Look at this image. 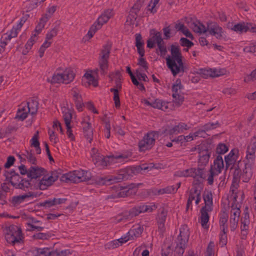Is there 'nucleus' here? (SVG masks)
<instances>
[{
  "label": "nucleus",
  "instance_id": "nucleus-1",
  "mask_svg": "<svg viewBox=\"0 0 256 256\" xmlns=\"http://www.w3.org/2000/svg\"><path fill=\"white\" fill-rule=\"evenodd\" d=\"M112 47V44L108 42L103 46L98 56V68L94 70L96 74L99 72L104 76L108 73L109 67L108 60Z\"/></svg>",
  "mask_w": 256,
  "mask_h": 256
},
{
  "label": "nucleus",
  "instance_id": "nucleus-2",
  "mask_svg": "<svg viewBox=\"0 0 256 256\" xmlns=\"http://www.w3.org/2000/svg\"><path fill=\"white\" fill-rule=\"evenodd\" d=\"M140 184L136 185L135 184L132 183L129 184H124V186L118 184L117 186H112V188L115 190L114 193L107 196V199L116 198H124L136 194L138 186Z\"/></svg>",
  "mask_w": 256,
  "mask_h": 256
},
{
  "label": "nucleus",
  "instance_id": "nucleus-3",
  "mask_svg": "<svg viewBox=\"0 0 256 256\" xmlns=\"http://www.w3.org/2000/svg\"><path fill=\"white\" fill-rule=\"evenodd\" d=\"M216 153L219 154H224V144L220 143L216 148ZM224 167V160L220 155H218L214 160V164L211 165L210 174L208 177V184L210 185L214 182V176L218 175L221 172L222 169Z\"/></svg>",
  "mask_w": 256,
  "mask_h": 256
},
{
  "label": "nucleus",
  "instance_id": "nucleus-4",
  "mask_svg": "<svg viewBox=\"0 0 256 256\" xmlns=\"http://www.w3.org/2000/svg\"><path fill=\"white\" fill-rule=\"evenodd\" d=\"M153 210L152 206L140 204L137 205L130 209L122 212L118 216V222L123 220H130L133 218L139 215L140 213L145 212H152Z\"/></svg>",
  "mask_w": 256,
  "mask_h": 256
},
{
  "label": "nucleus",
  "instance_id": "nucleus-5",
  "mask_svg": "<svg viewBox=\"0 0 256 256\" xmlns=\"http://www.w3.org/2000/svg\"><path fill=\"white\" fill-rule=\"evenodd\" d=\"M23 238L20 228L14 224L6 228L5 238L8 243L14 246L16 244L22 242Z\"/></svg>",
  "mask_w": 256,
  "mask_h": 256
},
{
  "label": "nucleus",
  "instance_id": "nucleus-6",
  "mask_svg": "<svg viewBox=\"0 0 256 256\" xmlns=\"http://www.w3.org/2000/svg\"><path fill=\"white\" fill-rule=\"evenodd\" d=\"M159 136L158 131H150L144 136L138 144L140 152H146L152 149L154 146L156 138Z\"/></svg>",
  "mask_w": 256,
  "mask_h": 256
},
{
  "label": "nucleus",
  "instance_id": "nucleus-7",
  "mask_svg": "<svg viewBox=\"0 0 256 256\" xmlns=\"http://www.w3.org/2000/svg\"><path fill=\"white\" fill-rule=\"evenodd\" d=\"M238 150L236 148L232 149L228 154L225 156V162L226 164V168H230V171L234 174V175H238L240 171L238 168Z\"/></svg>",
  "mask_w": 256,
  "mask_h": 256
},
{
  "label": "nucleus",
  "instance_id": "nucleus-8",
  "mask_svg": "<svg viewBox=\"0 0 256 256\" xmlns=\"http://www.w3.org/2000/svg\"><path fill=\"white\" fill-rule=\"evenodd\" d=\"M150 168L147 164H144L141 165L127 167L124 169L122 171V174L124 178L128 180L134 174H136L139 173H142V171L150 170Z\"/></svg>",
  "mask_w": 256,
  "mask_h": 256
},
{
  "label": "nucleus",
  "instance_id": "nucleus-9",
  "mask_svg": "<svg viewBox=\"0 0 256 256\" xmlns=\"http://www.w3.org/2000/svg\"><path fill=\"white\" fill-rule=\"evenodd\" d=\"M123 170L124 169L120 170L116 176H110L98 178L96 182L99 184L110 185L114 182H118L122 180H126V179L124 178V177L123 178L122 176L123 175L121 174Z\"/></svg>",
  "mask_w": 256,
  "mask_h": 256
},
{
  "label": "nucleus",
  "instance_id": "nucleus-10",
  "mask_svg": "<svg viewBox=\"0 0 256 256\" xmlns=\"http://www.w3.org/2000/svg\"><path fill=\"white\" fill-rule=\"evenodd\" d=\"M227 26L228 28H231L234 32L240 34L246 32L248 31L256 32V25L250 22H240L234 24L232 28L230 24H228Z\"/></svg>",
  "mask_w": 256,
  "mask_h": 256
},
{
  "label": "nucleus",
  "instance_id": "nucleus-11",
  "mask_svg": "<svg viewBox=\"0 0 256 256\" xmlns=\"http://www.w3.org/2000/svg\"><path fill=\"white\" fill-rule=\"evenodd\" d=\"M198 24H199V27L200 28V34L206 33L208 32L210 34L216 36V34L220 32L222 30V28H220L217 24L214 22H208L206 28L199 21H198Z\"/></svg>",
  "mask_w": 256,
  "mask_h": 256
},
{
  "label": "nucleus",
  "instance_id": "nucleus-12",
  "mask_svg": "<svg viewBox=\"0 0 256 256\" xmlns=\"http://www.w3.org/2000/svg\"><path fill=\"white\" fill-rule=\"evenodd\" d=\"M71 174L72 176V182L74 183L88 181L91 178V174L90 172L82 170H74L71 172Z\"/></svg>",
  "mask_w": 256,
  "mask_h": 256
},
{
  "label": "nucleus",
  "instance_id": "nucleus-13",
  "mask_svg": "<svg viewBox=\"0 0 256 256\" xmlns=\"http://www.w3.org/2000/svg\"><path fill=\"white\" fill-rule=\"evenodd\" d=\"M170 52L172 56H168L166 58L167 66L172 64L174 62L178 61V60L182 58L181 51L178 46H176L174 44L171 45Z\"/></svg>",
  "mask_w": 256,
  "mask_h": 256
},
{
  "label": "nucleus",
  "instance_id": "nucleus-14",
  "mask_svg": "<svg viewBox=\"0 0 256 256\" xmlns=\"http://www.w3.org/2000/svg\"><path fill=\"white\" fill-rule=\"evenodd\" d=\"M47 173V170L43 168L38 166H31L28 168V178L32 181V179H37Z\"/></svg>",
  "mask_w": 256,
  "mask_h": 256
},
{
  "label": "nucleus",
  "instance_id": "nucleus-15",
  "mask_svg": "<svg viewBox=\"0 0 256 256\" xmlns=\"http://www.w3.org/2000/svg\"><path fill=\"white\" fill-rule=\"evenodd\" d=\"M81 124L84 137L90 143H91L94 136L93 128L92 126V124L90 122H86V120H84L82 121Z\"/></svg>",
  "mask_w": 256,
  "mask_h": 256
},
{
  "label": "nucleus",
  "instance_id": "nucleus-16",
  "mask_svg": "<svg viewBox=\"0 0 256 256\" xmlns=\"http://www.w3.org/2000/svg\"><path fill=\"white\" fill-rule=\"evenodd\" d=\"M254 164H253L245 162L244 168L240 172L239 176V177L244 182H248L252 177Z\"/></svg>",
  "mask_w": 256,
  "mask_h": 256
},
{
  "label": "nucleus",
  "instance_id": "nucleus-17",
  "mask_svg": "<svg viewBox=\"0 0 256 256\" xmlns=\"http://www.w3.org/2000/svg\"><path fill=\"white\" fill-rule=\"evenodd\" d=\"M41 194L42 192L40 194H38L37 192H32L28 191V192L24 194L14 196L12 198L11 202L12 203L14 206H16L19 205L26 198H36L38 196H39Z\"/></svg>",
  "mask_w": 256,
  "mask_h": 256
},
{
  "label": "nucleus",
  "instance_id": "nucleus-18",
  "mask_svg": "<svg viewBox=\"0 0 256 256\" xmlns=\"http://www.w3.org/2000/svg\"><path fill=\"white\" fill-rule=\"evenodd\" d=\"M210 154H199V160L198 162V168H196V170H198L199 172H201L202 173V179H204L206 176H204L205 172V166L208 164L209 161V158L210 157Z\"/></svg>",
  "mask_w": 256,
  "mask_h": 256
},
{
  "label": "nucleus",
  "instance_id": "nucleus-19",
  "mask_svg": "<svg viewBox=\"0 0 256 256\" xmlns=\"http://www.w3.org/2000/svg\"><path fill=\"white\" fill-rule=\"evenodd\" d=\"M176 175L179 177H193L194 178H198L202 179V173L199 172L198 170H196V168H190L183 170H179L176 172Z\"/></svg>",
  "mask_w": 256,
  "mask_h": 256
},
{
  "label": "nucleus",
  "instance_id": "nucleus-20",
  "mask_svg": "<svg viewBox=\"0 0 256 256\" xmlns=\"http://www.w3.org/2000/svg\"><path fill=\"white\" fill-rule=\"evenodd\" d=\"M256 142H250L247 147L245 162L254 164L256 158Z\"/></svg>",
  "mask_w": 256,
  "mask_h": 256
},
{
  "label": "nucleus",
  "instance_id": "nucleus-21",
  "mask_svg": "<svg viewBox=\"0 0 256 256\" xmlns=\"http://www.w3.org/2000/svg\"><path fill=\"white\" fill-rule=\"evenodd\" d=\"M171 71L173 76H176L180 72H184L186 70V67L184 66L182 58L176 61L170 65L167 66Z\"/></svg>",
  "mask_w": 256,
  "mask_h": 256
},
{
  "label": "nucleus",
  "instance_id": "nucleus-22",
  "mask_svg": "<svg viewBox=\"0 0 256 256\" xmlns=\"http://www.w3.org/2000/svg\"><path fill=\"white\" fill-rule=\"evenodd\" d=\"M70 94L72 96L73 100L75 102L76 106L78 110V112H82L84 104L82 102V96L80 94L78 89L74 88L70 92Z\"/></svg>",
  "mask_w": 256,
  "mask_h": 256
},
{
  "label": "nucleus",
  "instance_id": "nucleus-23",
  "mask_svg": "<svg viewBox=\"0 0 256 256\" xmlns=\"http://www.w3.org/2000/svg\"><path fill=\"white\" fill-rule=\"evenodd\" d=\"M53 184L52 180H50L48 176L46 174L43 176L42 178L40 180H38V182L35 184L34 186L36 189L38 188L40 190H45Z\"/></svg>",
  "mask_w": 256,
  "mask_h": 256
},
{
  "label": "nucleus",
  "instance_id": "nucleus-24",
  "mask_svg": "<svg viewBox=\"0 0 256 256\" xmlns=\"http://www.w3.org/2000/svg\"><path fill=\"white\" fill-rule=\"evenodd\" d=\"M4 176L6 177V180H8L12 186L14 184H18L20 180L22 178L18 173L16 172L13 170L10 172L6 170Z\"/></svg>",
  "mask_w": 256,
  "mask_h": 256
},
{
  "label": "nucleus",
  "instance_id": "nucleus-25",
  "mask_svg": "<svg viewBox=\"0 0 256 256\" xmlns=\"http://www.w3.org/2000/svg\"><path fill=\"white\" fill-rule=\"evenodd\" d=\"M180 234L178 236V242H182L183 244H187L190 236V232L186 226H183L180 229Z\"/></svg>",
  "mask_w": 256,
  "mask_h": 256
},
{
  "label": "nucleus",
  "instance_id": "nucleus-26",
  "mask_svg": "<svg viewBox=\"0 0 256 256\" xmlns=\"http://www.w3.org/2000/svg\"><path fill=\"white\" fill-rule=\"evenodd\" d=\"M198 73L204 78L218 77L220 75L218 73L216 70L212 68H200Z\"/></svg>",
  "mask_w": 256,
  "mask_h": 256
},
{
  "label": "nucleus",
  "instance_id": "nucleus-27",
  "mask_svg": "<svg viewBox=\"0 0 256 256\" xmlns=\"http://www.w3.org/2000/svg\"><path fill=\"white\" fill-rule=\"evenodd\" d=\"M212 210H208L206 207H202L200 210V224L202 227L204 228H208V226L207 225L210 218L208 212Z\"/></svg>",
  "mask_w": 256,
  "mask_h": 256
},
{
  "label": "nucleus",
  "instance_id": "nucleus-28",
  "mask_svg": "<svg viewBox=\"0 0 256 256\" xmlns=\"http://www.w3.org/2000/svg\"><path fill=\"white\" fill-rule=\"evenodd\" d=\"M26 104V108H28L27 112H29L32 115L36 114L38 108L39 103L38 101L34 99H31Z\"/></svg>",
  "mask_w": 256,
  "mask_h": 256
},
{
  "label": "nucleus",
  "instance_id": "nucleus-29",
  "mask_svg": "<svg viewBox=\"0 0 256 256\" xmlns=\"http://www.w3.org/2000/svg\"><path fill=\"white\" fill-rule=\"evenodd\" d=\"M203 198L205 206L204 207H206L208 210H212V194L210 191H207L204 192L203 194Z\"/></svg>",
  "mask_w": 256,
  "mask_h": 256
},
{
  "label": "nucleus",
  "instance_id": "nucleus-30",
  "mask_svg": "<svg viewBox=\"0 0 256 256\" xmlns=\"http://www.w3.org/2000/svg\"><path fill=\"white\" fill-rule=\"evenodd\" d=\"M64 84H68L71 82L75 77V74L70 68H66L62 73Z\"/></svg>",
  "mask_w": 256,
  "mask_h": 256
},
{
  "label": "nucleus",
  "instance_id": "nucleus-31",
  "mask_svg": "<svg viewBox=\"0 0 256 256\" xmlns=\"http://www.w3.org/2000/svg\"><path fill=\"white\" fill-rule=\"evenodd\" d=\"M152 108L162 110H166L168 108V102L159 98H156L152 101Z\"/></svg>",
  "mask_w": 256,
  "mask_h": 256
},
{
  "label": "nucleus",
  "instance_id": "nucleus-32",
  "mask_svg": "<svg viewBox=\"0 0 256 256\" xmlns=\"http://www.w3.org/2000/svg\"><path fill=\"white\" fill-rule=\"evenodd\" d=\"M31 180H26V178H22L18 184H14L13 186L17 189H20L24 191L31 186Z\"/></svg>",
  "mask_w": 256,
  "mask_h": 256
},
{
  "label": "nucleus",
  "instance_id": "nucleus-33",
  "mask_svg": "<svg viewBox=\"0 0 256 256\" xmlns=\"http://www.w3.org/2000/svg\"><path fill=\"white\" fill-rule=\"evenodd\" d=\"M54 253L50 248H37L35 250L34 256H51L54 255Z\"/></svg>",
  "mask_w": 256,
  "mask_h": 256
},
{
  "label": "nucleus",
  "instance_id": "nucleus-34",
  "mask_svg": "<svg viewBox=\"0 0 256 256\" xmlns=\"http://www.w3.org/2000/svg\"><path fill=\"white\" fill-rule=\"evenodd\" d=\"M46 16V14H44L40 18V22L36 26L34 30V31L36 33V34H38L41 32L42 28H44L46 22L50 19V16Z\"/></svg>",
  "mask_w": 256,
  "mask_h": 256
},
{
  "label": "nucleus",
  "instance_id": "nucleus-35",
  "mask_svg": "<svg viewBox=\"0 0 256 256\" xmlns=\"http://www.w3.org/2000/svg\"><path fill=\"white\" fill-rule=\"evenodd\" d=\"M144 231V228L142 226L138 225L133 228L130 230L128 232L129 236H130L133 239L134 238H138L140 236Z\"/></svg>",
  "mask_w": 256,
  "mask_h": 256
},
{
  "label": "nucleus",
  "instance_id": "nucleus-36",
  "mask_svg": "<svg viewBox=\"0 0 256 256\" xmlns=\"http://www.w3.org/2000/svg\"><path fill=\"white\" fill-rule=\"evenodd\" d=\"M27 112L28 108H26V104L24 106L18 110L15 118L22 121L24 120L28 117V114L29 113V112Z\"/></svg>",
  "mask_w": 256,
  "mask_h": 256
},
{
  "label": "nucleus",
  "instance_id": "nucleus-37",
  "mask_svg": "<svg viewBox=\"0 0 256 256\" xmlns=\"http://www.w3.org/2000/svg\"><path fill=\"white\" fill-rule=\"evenodd\" d=\"M47 81L50 82L52 84L60 82L64 84L62 74L54 72L52 78L50 80L49 78H48Z\"/></svg>",
  "mask_w": 256,
  "mask_h": 256
},
{
  "label": "nucleus",
  "instance_id": "nucleus-38",
  "mask_svg": "<svg viewBox=\"0 0 256 256\" xmlns=\"http://www.w3.org/2000/svg\"><path fill=\"white\" fill-rule=\"evenodd\" d=\"M238 175H234V181L232 182V184L230 186V192H232V196L235 200H236V198H238V196L236 195V190L238 189Z\"/></svg>",
  "mask_w": 256,
  "mask_h": 256
},
{
  "label": "nucleus",
  "instance_id": "nucleus-39",
  "mask_svg": "<svg viewBox=\"0 0 256 256\" xmlns=\"http://www.w3.org/2000/svg\"><path fill=\"white\" fill-rule=\"evenodd\" d=\"M110 92L114 93L113 100L114 102L115 106L116 108H118L120 106V102L118 90L115 88H111Z\"/></svg>",
  "mask_w": 256,
  "mask_h": 256
},
{
  "label": "nucleus",
  "instance_id": "nucleus-40",
  "mask_svg": "<svg viewBox=\"0 0 256 256\" xmlns=\"http://www.w3.org/2000/svg\"><path fill=\"white\" fill-rule=\"evenodd\" d=\"M115 88L120 90L122 89V76L119 70H116L115 74Z\"/></svg>",
  "mask_w": 256,
  "mask_h": 256
},
{
  "label": "nucleus",
  "instance_id": "nucleus-41",
  "mask_svg": "<svg viewBox=\"0 0 256 256\" xmlns=\"http://www.w3.org/2000/svg\"><path fill=\"white\" fill-rule=\"evenodd\" d=\"M176 192V186H169L166 188L160 189L158 191V194H175Z\"/></svg>",
  "mask_w": 256,
  "mask_h": 256
},
{
  "label": "nucleus",
  "instance_id": "nucleus-42",
  "mask_svg": "<svg viewBox=\"0 0 256 256\" xmlns=\"http://www.w3.org/2000/svg\"><path fill=\"white\" fill-rule=\"evenodd\" d=\"M250 221H242V224L240 226L241 228V234L242 238H246L249 228Z\"/></svg>",
  "mask_w": 256,
  "mask_h": 256
},
{
  "label": "nucleus",
  "instance_id": "nucleus-43",
  "mask_svg": "<svg viewBox=\"0 0 256 256\" xmlns=\"http://www.w3.org/2000/svg\"><path fill=\"white\" fill-rule=\"evenodd\" d=\"M220 242L219 244L222 247L224 246L223 241V234H224V216L222 215L220 217Z\"/></svg>",
  "mask_w": 256,
  "mask_h": 256
},
{
  "label": "nucleus",
  "instance_id": "nucleus-44",
  "mask_svg": "<svg viewBox=\"0 0 256 256\" xmlns=\"http://www.w3.org/2000/svg\"><path fill=\"white\" fill-rule=\"evenodd\" d=\"M144 2L145 0H137L130 10L138 15Z\"/></svg>",
  "mask_w": 256,
  "mask_h": 256
},
{
  "label": "nucleus",
  "instance_id": "nucleus-45",
  "mask_svg": "<svg viewBox=\"0 0 256 256\" xmlns=\"http://www.w3.org/2000/svg\"><path fill=\"white\" fill-rule=\"evenodd\" d=\"M186 245L178 242L175 248V254L177 256H182L184 252Z\"/></svg>",
  "mask_w": 256,
  "mask_h": 256
},
{
  "label": "nucleus",
  "instance_id": "nucleus-46",
  "mask_svg": "<svg viewBox=\"0 0 256 256\" xmlns=\"http://www.w3.org/2000/svg\"><path fill=\"white\" fill-rule=\"evenodd\" d=\"M63 118L64 120L66 126L70 125L71 120L72 118V113L70 110L66 109L65 111H63Z\"/></svg>",
  "mask_w": 256,
  "mask_h": 256
},
{
  "label": "nucleus",
  "instance_id": "nucleus-47",
  "mask_svg": "<svg viewBox=\"0 0 256 256\" xmlns=\"http://www.w3.org/2000/svg\"><path fill=\"white\" fill-rule=\"evenodd\" d=\"M172 98H174V102L176 106L179 107L183 103L184 98V96L179 94H172Z\"/></svg>",
  "mask_w": 256,
  "mask_h": 256
},
{
  "label": "nucleus",
  "instance_id": "nucleus-48",
  "mask_svg": "<svg viewBox=\"0 0 256 256\" xmlns=\"http://www.w3.org/2000/svg\"><path fill=\"white\" fill-rule=\"evenodd\" d=\"M50 237L51 234L50 232H38L32 236V238L36 240H46L49 239Z\"/></svg>",
  "mask_w": 256,
  "mask_h": 256
},
{
  "label": "nucleus",
  "instance_id": "nucleus-49",
  "mask_svg": "<svg viewBox=\"0 0 256 256\" xmlns=\"http://www.w3.org/2000/svg\"><path fill=\"white\" fill-rule=\"evenodd\" d=\"M184 88L182 85L181 80L180 78H177L174 84L172 86V90L173 94H178V90H182Z\"/></svg>",
  "mask_w": 256,
  "mask_h": 256
},
{
  "label": "nucleus",
  "instance_id": "nucleus-50",
  "mask_svg": "<svg viewBox=\"0 0 256 256\" xmlns=\"http://www.w3.org/2000/svg\"><path fill=\"white\" fill-rule=\"evenodd\" d=\"M58 28H59V24L55 26L53 28H52L50 30V32H49L47 33V34H46V40H50L54 37L56 36L58 34Z\"/></svg>",
  "mask_w": 256,
  "mask_h": 256
},
{
  "label": "nucleus",
  "instance_id": "nucleus-51",
  "mask_svg": "<svg viewBox=\"0 0 256 256\" xmlns=\"http://www.w3.org/2000/svg\"><path fill=\"white\" fill-rule=\"evenodd\" d=\"M198 150L199 154H210L208 148V144L206 143L201 144L198 146Z\"/></svg>",
  "mask_w": 256,
  "mask_h": 256
},
{
  "label": "nucleus",
  "instance_id": "nucleus-52",
  "mask_svg": "<svg viewBox=\"0 0 256 256\" xmlns=\"http://www.w3.org/2000/svg\"><path fill=\"white\" fill-rule=\"evenodd\" d=\"M130 240V238H127V237H124V238H120L118 240H114L111 242L110 245V247L112 248H115L119 246V243H120L121 244L126 242Z\"/></svg>",
  "mask_w": 256,
  "mask_h": 256
},
{
  "label": "nucleus",
  "instance_id": "nucleus-53",
  "mask_svg": "<svg viewBox=\"0 0 256 256\" xmlns=\"http://www.w3.org/2000/svg\"><path fill=\"white\" fill-rule=\"evenodd\" d=\"M167 216V211L164 208H162L160 213L158 214L156 217L157 222H165Z\"/></svg>",
  "mask_w": 256,
  "mask_h": 256
},
{
  "label": "nucleus",
  "instance_id": "nucleus-54",
  "mask_svg": "<svg viewBox=\"0 0 256 256\" xmlns=\"http://www.w3.org/2000/svg\"><path fill=\"white\" fill-rule=\"evenodd\" d=\"M138 17V15L134 13V12H131L130 10L129 12V14L127 16L126 23L130 25H134L135 20H136Z\"/></svg>",
  "mask_w": 256,
  "mask_h": 256
},
{
  "label": "nucleus",
  "instance_id": "nucleus-55",
  "mask_svg": "<svg viewBox=\"0 0 256 256\" xmlns=\"http://www.w3.org/2000/svg\"><path fill=\"white\" fill-rule=\"evenodd\" d=\"M232 215L231 218L233 219L234 224H236L239 220L240 216V210L238 208H232Z\"/></svg>",
  "mask_w": 256,
  "mask_h": 256
},
{
  "label": "nucleus",
  "instance_id": "nucleus-56",
  "mask_svg": "<svg viewBox=\"0 0 256 256\" xmlns=\"http://www.w3.org/2000/svg\"><path fill=\"white\" fill-rule=\"evenodd\" d=\"M220 126L218 122H209L202 126V128L206 131L214 130Z\"/></svg>",
  "mask_w": 256,
  "mask_h": 256
},
{
  "label": "nucleus",
  "instance_id": "nucleus-57",
  "mask_svg": "<svg viewBox=\"0 0 256 256\" xmlns=\"http://www.w3.org/2000/svg\"><path fill=\"white\" fill-rule=\"evenodd\" d=\"M256 80V68L249 74L244 76V80L245 82H250Z\"/></svg>",
  "mask_w": 256,
  "mask_h": 256
},
{
  "label": "nucleus",
  "instance_id": "nucleus-58",
  "mask_svg": "<svg viewBox=\"0 0 256 256\" xmlns=\"http://www.w3.org/2000/svg\"><path fill=\"white\" fill-rule=\"evenodd\" d=\"M39 132L38 131H36V133L34 134L32 138L31 139V144L30 146L33 147H38L40 145L38 137H39Z\"/></svg>",
  "mask_w": 256,
  "mask_h": 256
},
{
  "label": "nucleus",
  "instance_id": "nucleus-59",
  "mask_svg": "<svg viewBox=\"0 0 256 256\" xmlns=\"http://www.w3.org/2000/svg\"><path fill=\"white\" fill-rule=\"evenodd\" d=\"M62 174V170H56L51 172L50 176H48L52 182L54 183L56 181L60 176Z\"/></svg>",
  "mask_w": 256,
  "mask_h": 256
},
{
  "label": "nucleus",
  "instance_id": "nucleus-60",
  "mask_svg": "<svg viewBox=\"0 0 256 256\" xmlns=\"http://www.w3.org/2000/svg\"><path fill=\"white\" fill-rule=\"evenodd\" d=\"M180 42L182 46H186L188 48H190L194 45V44L192 42L186 38H181Z\"/></svg>",
  "mask_w": 256,
  "mask_h": 256
},
{
  "label": "nucleus",
  "instance_id": "nucleus-61",
  "mask_svg": "<svg viewBox=\"0 0 256 256\" xmlns=\"http://www.w3.org/2000/svg\"><path fill=\"white\" fill-rule=\"evenodd\" d=\"M206 130L202 128V126L199 128L197 131L194 133V137H200L203 138H206L208 134H206Z\"/></svg>",
  "mask_w": 256,
  "mask_h": 256
},
{
  "label": "nucleus",
  "instance_id": "nucleus-62",
  "mask_svg": "<svg viewBox=\"0 0 256 256\" xmlns=\"http://www.w3.org/2000/svg\"><path fill=\"white\" fill-rule=\"evenodd\" d=\"M152 38L154 39V42H156L157 46L165 44L162 38V34L160 32H156L154 34V36H153Z\"/></svg>",
  "mask_w": 256,
  "mask_h": 256
},
{
  "label": "nucleus",
  "instance_id": "nucleus-63",
  "mask_svg": "<svg viewBox=\"0 0 256 256\" xmlns=\"http://www.w3.org/2000/svg\"><path fill=\"white\" fill-rule=\"evenodd\" d=\"M246 52H256V42L250 43L249 46H246L243 49Z\"/></svg>",
  "mask_w": 256,
  "mask_h": 256
},
{
  "label": "nucleus",
  "instance_id": "nucleus-64",
  "mask_svg": "<svg viewBox=\"0 0 256 256\" xmlns=\"http://www.w3.org/2000/svg\"><path fill=\"white\" fill-rule=\"evenodd\" d=\"M159 0H151L148 6V10L150 11L152 14L156 13V10L154 7L158 2Z\"/></svg>",
  "mask_w": 256,
  "mask_h": 256
}]
</instances>
